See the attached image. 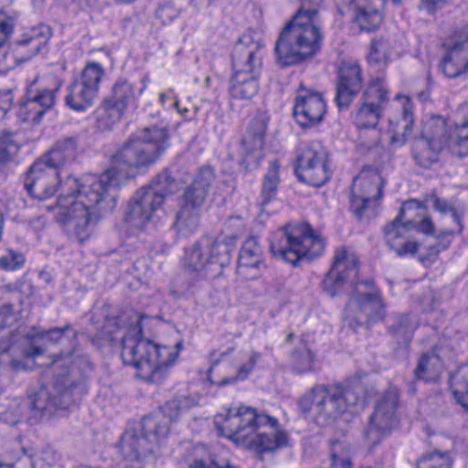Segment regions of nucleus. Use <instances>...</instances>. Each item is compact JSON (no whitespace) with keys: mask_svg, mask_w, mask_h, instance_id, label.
Instances as JSON below:
<instances>
[{"mask_svg":"<svg viewBox=\"0 0 468 468\" xmlns=\"http://www.w3.org/2000/svg\"><path fill=\"white\" fill-rule=\"evenodd\" d=\"M13 101V93L10 90L5 89L0 90V111L4 113L7 112Z\"/></svg>","mask_w":468,"mask_h":468,"instance_id":"60","label":"nucleus"},{"mask_svg":"<svg viewBox=\"0 0 468 468\" xmlns=\"http://www.w3.org/2000/svg\"><path fill=\"white\" fill-rule=\"evenodd\" d=\"M186 406V401H182L179 399H175L166 402L156 413H163L166 417L168 424L170 425L172 421L177 420V418L180 416L181 411Z\"/></svg>","mask_w":468,"mask_h":468,"instance_id":"47","label":"nucleus"},{"mask_svg":"<svg viewBox=\"0 0 468 468\" xmlns=\"http://www.w3.org/2000/svg\"><path fill=\"white\" fill-rule=\"evenodd\" d=\"M60 85L50 89H42L34 92L31 89L27 90L26 100L18 110L19 117L25 122H37L44 113L51 109L56 101V93Z\"/></svg>","mask_w":468,"mask_h":468,"instance_id":"23","label":"nucleus"},{"mask_svg":"<svg viewBox=\"0 0 468 468\" xmlns=\"http://www.w3.org/2000/svg\"><path fill=\"white\" fill-rule=\"evenodd\" d=\"M422 205L420 204V208L418 210L411 211L407 215L408 220L412 221L414 223L412 225V229H416L419 232H422L425 234H432L434 230V226L430 218H424L422 219L414 218L415 216H421Z\"/></svg>","mask_w":468,"mask_h":468,"instance_id":"49","label":"nucleus"},{"mask_svg":"<svg viewBox=\"0 0 468 468\" xmlns=\"http://www.w3.org/2000/svg\"><path fill=\"white\" fill-rule=\"evenodd\" d=\"M205 199V178L197 176L189 185L183 196L179 211L176 214L175 226L179 231H193L200 220L199 209Z\"/></svg>","mask_w":468,"mask_h":468,"instance_id":"21","label":"nucleus"},{"mask_svg":"<svg viewBox=\"0 0 468 468\" xmlns=\"http://www.w3.org/2000/svg\"><path fill=\"white\" fill-rule=\"evenodd\" d=\"M418 327L410 314H396L390 318L388 334L399 345L409 344Z\"/></svg>","mask_w":468,"mask_h":468,"instance_id":"30","label":"nucleus"},{"mask_svg":"<svg viewBox=\"0 0 468 468\" xmlns=\"http://www.w3.org/2000/svg\"><path fill=\"white\" fill-rule=\"evenodd\" d=\"M442 150L436 147L431 142L420 135L414 142L412 157L416 164L423 168H430L439 160V154Z\"/></svg>","mask_w":468,"mask_h":468,"instance_id":"35","label":"nucleus"},{"mask_svg":"<svg viewBox=\"0 0 468 468\" xmlns=\"http://www.w3.org/2000/svg\"><path fill=\"white\" fill-rule=\"evenodd\" d=\"M148 82L149 80L146 77L134 82L120 78L113 83L107 98L125 112L129 108H137L139 98L146 90Z\"/></svg>","mask_w":468,"mask_h":468,"instance_id":"25","label":"nucleus"},{"mask_svg":"<svg viewBox=\"0 0 468 468\" xmlns=\"http://www.w3.org/2000/svg\"><path fill=\"white\" fill-rule=\"evenodd\" d=\"M301 6L284 25L275 42L276 61L282 67L303 63L322 48L324 32L318 5L322 0H300Z\"/></svg>","mask_w":468,"mask_h":468,"instance_id":"4","label":"nucleus"},{"mask_svg":"<svg viewBox=\"0 0 468 468\" xmlns=\"http://www.w3.org/2000/svg\"><path fill=\"white\" fill-rule=\"evenodd\" d=\"M264 265L262 251L255 237L248 238L243 243L239 258L237 271L239 275L256 278L259 270Z\"/></svg>","mask_w":468,"mask_h":468,"instance_id":"27","label":"nucleus"},{"mask_svg":"<svg viewBox=\"0 0 468 468\" xmlns=\"http://www.w3.org/2000/svg\"><path fill=\"white\" fill-rule=\"evenodd\" d=\"M388 101V90L381 80L369 82L359 101V107L355 115V125L359 130L361 144L372 148L378 144L379 133L372 131L371 136L366 140L362 130L375 129L382 116L384 104Z\"/></svg>","mask_w":468,"mask_h":468,"instance_id":"10","label":"nucleus"},{"mask_svg":"<svg viewBox=\"0 0 468 468\" xmlns=\"http://www.w3.org/2000/svg\"><path fill=\"white\" fill-rule=\"evenodd\" d=\"M260 358V353L252 352L249 357V361L246 364H243L242 366L239 367L238 371V378L241 380L247 378V377L252 371Z\"/></svg>","mask_w":468,"mask_h":468,"instance_id":"56","label":"nucleus"},{"mask_svg":"<svg viewBox=\"0 0 468 468\" xmlns=\"http://www.w3.org/2000/svg\"><path fill=\"white\" fill-rule=\"evenodd\" d=\"M413 122L414 118L411 105L407 101L403 104L401 116L396 121H390V130L393 131L391 142L403 145L407 141V137L411 133Z\"/></svg>","mask_w":468,"mask_h":468,"instance_id":"36","label":"nucleus"},{"mask_svg":"<svg viewBox=\"0 0 468 468\" xmlns=\"http://www.w3.org/2000/svg\"><path fill=\"white\" fill-rule=\"evenodd\" d=\"M264 43L255 31L244 33L235 43L232 55L233 72L260 76L262 68Z\"/></svg>","mask_w":468,"mask_h":468,"instance_id":"16","label":"nucleus"},{"mask_svg":"<svg viewBox=\"0 0 468 468\" xmlns=\"http://www.w3.org/2000/svg\"><path fill=\"white\" fill-rule=\"evenodd\" d=\"M144 315L136 314L122 340L121 357L125 365L136 369L138 378L161 384L177 358L181 343L176 346H160L142 337Z\"/></svg>","mask_w":468,"mask_h":468,"instance_id":"5","label":"nucleus"},{"mask_svg":"<svg viewBox=\"0 0 468 468\" xmlns=\"http://www.w3.org/2000/svg\"><path fill=\"white\" fill-rule=\"evenodd\" d=\"M398 405L399 391L396 387H389L378 400L365 432L366 440L371 448L379 444L398 425Z\"/></svg>","mask_w":468,"mask_h":468,"instance_id":"12","label":"nucleus"},{"mask_svg":"<svg viewBox=\"0 0 468 468\" xmlns=\"http://www.w3.org/2000/svg\"><path fill=\"white\" fill-rule=\"evenodd\" d=\"M326 102L321 92L301 85L293 102V116L303 128H312L324 118Z\"/></svg>","mask_w":468,"mask_h":468,"instance_id":"19","label":"nucleus"},{"mask_svg":"<svg viewBox=\"0 0 468 468\" xmlns=\"http://www.w3.org/2000/svg\"><path fill=\"white\" fill-rule=\"evenodd\" d=\"M207 468H238L232 464L229 460L216 455L209 457L208 463H207Z\"/></svg>","mask_w":468,"mask_h":468,"instance_id":"59","label":"nucleus"},{"mask_svg":"<svg viewBox=\"0 0 468 468\" xmlns=\"http://www.w3.org/2000/svg\"><path fill=\"white\" fill-rule=\"evenodd\" d=\"M342 15H349L361 31L372 32L383 21L384 0H335Z\"/></svg>","mask_w":468,"mask_h":468,"instance_id":"20","label":"nucleus"},{"mask_svg":"<svg viewBox=\"0 0 468 468\" xmlns=\"http://www.w3.org/2000/svg\"><path fill=\"white\" fill-rule=\"evenodd\" d=\"M452 217V221L456 224V228L452 229L451 230L444 231L442 233L443 236L445 235H453V234H460L463 230V218L464 215V210L462 207H454L449 213Z\"/></svg>","mask_w":468,"mask_h":468,"instance_id":"53","label":"nucleus"},{"mask_svg":"<svg viewBox=\"0 0 468 468\" xmlns=\"http://www.w3.org/2000/svg\"><path fill=\"white\" fill-rule=\"evenodd\" d=\"M170 425L163 413H154L142 420V435L126 432L121 442L122 452L125 458L137 460L153 452L166 438Z\"/></svg>","mask_w":468,"mask_h":468,"instance_id":"9","label":"nucleus"},{"mask_svg":"<svg viewBox=\"0 0 468 468\" xmlns=\"http://www.w3.org/2000/svg\"><path fill=\"white\" fill-rule=\"evenodd\" d=\"M314 355L307 343L301 340L291 354L292 370L296 374H304L314 369Z\"/></svg>","mask_w":468,"mask_h":468,"instance_id":"37","label":"nucleus"},{"mask_svg":"<svg viewBox=\"0 0 468 468\" xmlns=\"http://www.w3.org/2000/svg\"><path fill=\"white\" fill-rule=\"evenodd\" d=\"M450 383L455 399L468 411V363L457 369Z\"/></svg>","mask_w":468,"mask_h":468,"instance_id":"38","label":"nucleus"},{"mask_svg":"<svg viewBox=\"0 0 468 468\" xmlns=\"http://www.w3.org/2000/svg\"><path fill=\"white\" fill-rule=\"evenodd\" d=\"M179 184L169 175H158L150 184L139 188L128 202L124 221L129 228L144 230L161 208L165 197L176 194Z\"/></svg>","mask_w":468,"mask_h":468,"instance_id":"8","label":"nucleus"},{"mask_svg":"<svg viewBox=\"0 0 468 468\" xmlns=\"http://www.w3.org/2000/svg\"><path fill=\"white\" fill-rule=\"evenodd\" d=\"M22 400L14 399L0 406V421L15 425L21 420L23 415Z\"/></svg>","mask_w":468,"mask_h":468,"instance_id":"42","label":"nucleus"},{"mask_svg":"<svg viewBox=\"0 0 468 468\" xmlns=\"http://www.w3.org/2000/svg\"><path fill=\"white\" fill-rule=\"evenodd\" d=\"M168 146L165 126H147L130 135L112 154L110 167L101 175L69 176L61 183L56 168L37 160L25 178V187L32 197L45 200L55 195L60 184L62 194L56 204L57 220L83 242L96 220L95 207L102 203L107 208L113 207L117 189L152 166Z\"/></svg>","mask_w":468,"mask_h":468,"instance_id":"1","label":"nucleus"},{"mask_svg":"<svg viewBox=\"0 0 468 468\" xmlns=\"http://www.w3.org/2000/svg\"><path fill=\"white\" fill-rule=\"evenodd\" d=\"M327 163L326 151L320 143L313 142L297 155L294 172L299 181L320 187L331 177Z\"/></svg>","mask_w":468,"mask_h":468,"instance_id":"13","label":"nucleus"},{"mask_svg":"<svg viewBox=\"0 0 468 468\" xmlns=\"http://www.w3.org/2000/svg\"><path fill=\"white\" fill-rule=\"evenodd\" d=\"M279 170L280 165L278 161H271L268 171L263 176L261 192L256 202L257 206L262 211L277 197L280 184Z\"/></svg>","mask_w":468,"mask_h":468,"instance_id":"32","label":"nucleus"},{"mask_svg":"<svg viewBox=\"0 0 468 468\" xmlns=\"http://www.w3.org/2000/svg\"><path fill=\"white\" fill-rule=\"evenodd\" d=\"M179 15V10L169 4L161 5L156 11V16L164 23H170Z\"/></svg>","mask_w":468,"mask_h":468,"instance_id":"55","label":"nucleus"},{"mask_svg":"<svg viewBox=\"0 0 468 468\" xmlns=\"http://www.w3.org/2000/svg\"><path fill=\"white\" fill-rule=\"evenodd\" d=\"M324 248V239L307 223H288L278 229L270 241L272 255L294 268L320 257Z\"/></svg>","mask_w":468,"mask_h":468,"instance_id":"7","label":"nucleus"},{"mask_svg":"<svg viewBox=\"0 0 468 468\" xmlns=\"http://www.w3.org/2000/svg\"><path fill=\"white\" fill-rule=\"evenodd\" d=\"M71 395V389H65L60 393V399L58 400L55 396L48 397V391L45 388L40 390L33 396H30V406L33 410H44L48 406H54L57 408L68 406V401L64 400L67 397Z\"/></svg>","mask_w":468,"mask_h":468,"instance_id":"40","label":"nucleus"},{"mask_svg":"<svg viewBox=\"0 0 468 468\" xmlns=\"http://www.w3.org/2000/svg\"><path fill=\"white\" fill-rule=\"evenodd\" d=\"M269 117L264 112L257 113L248 125L247 132L241 140L242 151L245 160L249 161L253 153L257 157L261 156V151L264 145V139L268 127Z\"/></svg>","mask_w":468,"mask_h":468,"instance_id":"26","label":"nucleus"},{"mask_svg":"<svg viewBox=\"0 0 468 468\" xmlns=\"http://www.w3.org/2000/svg\"><path fill=\"white\" fill-rule=\"evenodd\" d=\"M445 55L441 68L450 79L457 78L468 69V24L456 29L449 43H444Z\"/></svg>","mask_w":468,"mask_h":468,"instance_id":"22","label":"nucleus"},{"mask_svg":"<svg viewBox=\"0 0 468 468\" xmlns=\"http://www.w3.org/2000/svg\"><path fill=\"white\" fill-rule=\"evenodd\" d=\"M235 239L236 238L233 236L218 238L210 248L209 263H216L220 267L229 264Z\"/></svg>","mask_w":468,"mask_h":468,"instance_id":"39","label":"nucleus"},{"mask_svg":"<svg viewBox=\"0 0 468 468\" xmlns=\"http://www.w3.org/2000/svg\"><path fill=\"white\" fill-rule=\"evenodd\" d=\"M188 468H205V463L202 459L196 460Z\"/></svg>","mask_w":468,"mask_h":468,"instance_id":"61","label":"nucleus"},{"mask_svg":"<svg viewBox=\"0 0 468 468\" xmlns=\"http://www.w3.org/2000/svg\"><path fill=\"white\" fill-rule=\"evenodd\" d=\"M0 348L4 353H9L12 356V359L9 362V366L15 371L27 369L26 363L15 356H19L20 358H35L43 354V349L40 346L29 344L28 339H22L20 342L13 341L7 346H3V345L0 344Z\"/></svg>","mask_w":468,"mask_h":468,"instance_id":"31","label":"nucleus"},{"mask_svg":"<svg viewBox=\"0 0 468 468\" xmlns=\"http://www.w3.org/2000/svg\"><path fill=\"white\" fill-rule=\"evenodd\" d=\"M259 77L251 74L233 72L229 93L233 99L250 100L259 90Z\"/></svg>","mask_w":468,"mask_h":468,"instance_id":"33","label":"nucleus"},{"mask_svg":"<svg viewBox=\"0 0 468 468\" xmlns=\"http://www.w3.org/2000/svg\"><path fill=\"white\" fill-rule=\"evenodd\" d=\"M19 146V143L15 139L13 133H3L0 134V170L18 152Z\"/></svg>","mask_w":468,"mask_h":468,"instance_id":"43","label":"nucleus"},{"mask_svg":"<svg viewBox=\"0 0 468 468\" xmlns=\"http://www.w3.org/2000/svg\"><path fill=\"white\" fill-rule=\"evenodd\" d=\"M442 369L443 362L439 353V347L434 346L420 356L413 374L417 380L431 382L440 377Z\"/></svg>","mask_w":468,"mask_h":468,"instance_id":"28","label":"nucleus"},{"mask_svg":"<svg viewBox=\"0 0 468 468\" xmlns=\"http://www.w3.org/2000/svg\"><path fill=\"white\" fill-rule=\"evenodd\" d=\"M184 264L190 271H198L204 269L205 260L201 242H197L189 250L186 251Z\"/></svg>","mask_w":468,"mask_h":468,"instance_id":"45","label":"nucleus"},{"mask_svg":"<svg viewBox=\"0 0 468 468\" xmlns=\"http://www.w3.org/2000/svg\"><path fill=\"white\" fill-rule=\"evenodd\" d=\"M159 101L161 104L167 109H176L181 114L187 112L186 108L180 109L179 101L173 90H167L159 94Z\"/></svg>","mask_w":468,"mask_h":468,"instance_id":"51","label":"nucleus"},{"mask_svg":"<svg viewBox=\"0 0 468 468\" xmlns=\"http://www.w3.org/2000/svg\"><path fill=\"white\" fill-rule=\"evenodd\" d=\"M54 365H58L59 367H63L65 365H70L71 367H80L83 364L89 365V361L87 357L81 356L79 355H74L73 352L70 353H61L56 356L53 360Z\"/></svg>","mask_w":468,"mask_h":468,"instance_id":"50","label":"nucleus"},{"mask_svg":"<svg viewBox=\"0 0 468 468\" xmlns=\"http://www.w3.org/2000/svg\"><path fill=\"white\" fill-rule=\"evenodd\" d=\"M125 112L106 97L96 110V125L101 131L111 130L122 119Z\"/></svg>","mask_w":468,"mask_h":468,"instance_id":"34","label":"nucleus"},{"mask_svg":"<svg viewBox=\"0 0 468 468\" xmlns=\"http://www.w3.org/2000/svg\"><path fill=\"white\" fill-rule=\"evenodd\" d=\"M25 263V257L22 253L9 250L0 257V267L6 271H15L21 268Z\"/></svg>","mask_w":468,"mask_h":468,"instance_id":"46","label":"nucleus"},{"mask_svg":"<svg viewBox=\"0 0 468 468\" xmlns=\"http://www.w3.org/2000/svg\"><path fill=\"white\" fill-rule=\"evenodd\" d=\"M77 156V142L74 138L58 140L49 152L38 161L46 165L54 167L58 171L59 167L67 165L75 160Z\"/></svg>","mask_w":468,"mask_h":468,"instance_id":"29","label":"nucleus"},{"mask_svg":"<svg viewBox=\"0 0 468 468\" xmlns=\"http://www.w3.org/2000/svg\"><path fill=\"white\" fill-rule=\"evenodd\" d=\"M363 87V70L359 62L355 59L342 61L337 69L334 99L338 110H347Z\"/></svg>","mask_w":468,"mask_h":468,"instance_id":"18","label":"nucleus"},{"mask_svg":"<svg viewBox=\"0 0 468 468\" xmlns=\"http://www.w3.org/2000/svg\"><path fill=\"white\" fill-rule=\"evenodd\" d=\"M409 392L411 393V394H415L416 393V387H415V383L413 381H410L409 383Z\"/></svg>","mask_w":468,"mask_h":468,"instance_id":"62","label":"nucleus"},{"mask_svg":"<svg viewBox=\"0 0 468 468\" xmlns=\"http://www.w3.org/2000/svg\"><path fill=\"white\" fill-rule=\"evenodd\" d=\"M390 43L387 39L380 38L372 41L370 52L368 54L369 62L376 64H387L390 57Z\"/></svg>","mask_w":468,"mask_h":468,"instance_id":"44","label":"nucleus"},{"mask_svg":"<svg viewBox=\"0 0 468 468\" xmlns=\"http://www.w3.org/2000/svg\"><path fill=\"white\" fill-rule=\"evenodd\" d=\"M38 336L44 338L47 337L50 342L58 343L64 337L67 338H75L76 332L69 325H66L65 327H55L48 331H43L37 334Z\"/></svg>","mask_w":468,"mask_h":468,"instance_id":"48","label":"nucleus"},{"mask_svg":"<svg viewBox=\"0 0 468 468\" xmlns=\"http://www.w3.org/2000/svg\"><path fill=\"white\" fill-rule=\"evenodd\" d=\"M51 36V28L45 24L29 28L16 43L14 48L16 59L21 63L31 59L46 48Z\"/></svg>","mask_w":468,"mask_h":468,"instance_id":"24","label":"nucleus"},{"mask_svg":"<svg viewBox=\"0 0 468 468\" xmlns=\"http://www.w3.org/2000/svg\"><path fill=\"white\" fill-rule=\"evenodd\" d=\"M420 208V202L410 200L405 202L398 216L387 223L383 229L384 239L388 248L395 251L398 257L415 255L419 249V243L407 239L406 234L412 229V221H409L407 215L411 211Z\"/></svg>","mask_w":468,"mask_h":468,"instance_id":"14","label":"nucleus"},{"mask_svg":"<svg viewBox=\"0 0 468 468\" xmlns=\"http://www.w3.org/2000/svg\"><path fill=\"white\" fill-rule=\"evenodd\" d=\"M214 426L219 436L244 444L260 454L275 452L288 443V435L279 428L276 418L245 405L217 414Z\"/></svg>","mask_w":468,"mask_h":468,"instance_id":"2","label":"nucleus"},{"mask_svg":"<svg viewBox=\"0 0 468 468\" xmlns=\"http://www.w3.org/2000/svg\"><path fill=\"white\" fill-rule=\"evenodd\" d=\"M133 1L134 0H115V2L118 3V4H131Z\"/></svg>","mask_w":468,"mask_h":468,"instance_id":"64","label":"nucleus"},{"mask_svg":"<svg viewBox=\"0 0 468 468\" xmlns=\"http://www.w3.org/2000/svg\"><path fill=\"white\" fill-rule=\"evenodd\" d=\"M14 19L4 13H0V48L10 37L14 30Z\"/></svg>","mask_w":468,"mask_h":468,"instance_id":"52","label":"nucleus"},{"mask_svg":"<svg viewBox=\"0 0 468 468\" xmlns=\"http://www.w3.org/2000/svg\"><path fill=\"white\" fill-rule=\"evenodd\" d=\"M210 359L212 367L216 366L219 362L218 358H214V354L211 355Z\"/></svg>","mask_w":468,"mask_h":468,"instance_id":"63","label":"nucleus"},{"mask_svg":"<svg viewBox=\"0 0 468 468\" xmlns=\"http://www.w3.org/2000/svg\"><path fill=\"white\" fill-rule=\"evenodd\" d=\"M426 202L431 204L433 208L442 214H449L450 211L455 207L446 199L440 198L435 194H431L427 197Z\"/></svg>","mask_w":468,"mask_h":468,"instance_id":"54","label":"nucleus"},{"mask_svg":"<svg viewBox=\"0 0 468 468\" xmlns=\"http://www.w3.org/2000/svg\"><path fill=\"white\" fill-rule=\"evenodd\" d=\"M105 74L102 66L90 62L83 69L80 76L68 88L66 103L71 109L81 112L90 106L97 97L100 84Z\"/></svg>","mask_w":468,"mask_h":468,"instance_id":"15","label":"nucleus"},{"mask_svg":"<svg viewBox=\"0 0 468 468\" xmlns=\"http://www.w3.org/2000/svg\"><path fill=\"white\" fill-rule=\"evenodd\" d=\"M451 245V240L437 241L435 244L429 247V254L427 260L429 261H434L438 254L443 250H446Z\"/></svg>","mask_w":468,"mask_h":468,"instance_id":"57","label":"nucleus"},{"mask_svg":"<svg viewBox=\"0 0 468 468\" xmlns=\"http://www.w3.org/2000/svg\"><path fill=\"white\" fill-rule=\"evenodd\" d=\"M384 181L378 175L359 176L353 181L350 210L357 219L375 216L376 204L383 196Z\"/></svg>","mask_w":468,"mask_h":468,"instance_id":"17","label":"nucleus"},{"mask_svg":"<svg viewBox=\"0 0 468 468\" xmlns=\"http://www.w3.org/2000/svg\"><path fill=\"white\" fill-rule=\"evenodd\" d=\"M358 259L346 249L335 250L331 269L323 282V290L332 297L347 293L349 308L359 311L369 321L383 319L386 314L380 291L372 280L359 282Z\"/></svg>","mask_w":468,"mask_h":468,"instance_id":"3","label":"nucleus"},{"mask_svg":"<svg viewBox=\"0 0 468 468\" xmlns=\"http://www.w3.org/2000/svg\"><path fill=\"white\" fill-rule=\"evenodd\" d=\"M447 0H421L420 7L425 10L429 15H434L438 9L441 8Z\"/></svg>","mask_w":468,"mask_h":468,"instance_id":"58","label":"nucleus"},{"mask_svg":"<svg viewBox=\"0 0 468 468\" xmlns=\"http://www.w3.org/2000/svg\"><path fill=\"white\" fill-rule=\"evenodd\" d=\"M420 135L442 151L449 149L453 155L468 154V118L458 122L441 115L432 116L424 123Z\"/></svg>","mask_w":468,"mask_h":468,"instance_id":"11","label":"nucleus"},{"mask_svg":"<svg viewBox=\"0 0 468 468\" xmlns=\"http://www.w3.org/2000/svg\"><path fill=\"white\" fill-rule=\"evenodd\" d=\"M363 386L359 381L316 384L298 400L300 411L319 426L335 423L344 414L363 402Z\"/></svg>","mask_w":468,"mask_h":468,"instance_id":"6","label":"nucleus"},{"mask_svg":"<svg viewBox=\"0 0 468 468\" xmlns=\"http://www.w3.org/2000/svg\"><path fill=\"white\" fill-rule=\"evenodd\" d=\"M452 460L448 452L434 451L423 454L417 462V468H452Z\"/></svg>","mask_w":468,"mask_h":468,"instance_id":"41","label":"nucleus"}]
</instances>
